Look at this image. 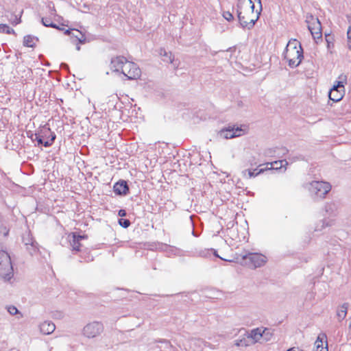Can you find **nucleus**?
<instances>
[{"label":"nucleus","instance_id":"obj_1","mask_svg":"<svg viewBox=\"0 0 351 351\" xmlns=\"http://www.w3.org/2000/svg\"><path fill=\"white\" fill-rule=\"evenodd\" d=\"M258 1L261 3V0ZM261 7L260 4L259 9L254 10L252 0H238L237 14L241 25L243 27L252 28L259 18Z\"/></svg>","mask_w":351,"mask_h":351},{"label":"nucleus","instance_id":"obj_2","mask_svg":"<svg viewBox=\"0 0 351 351\" xmlns=\"http://www.w3.org/2000/svg\"><path fill=\"white\" fill-rule=\"evenodd\" d=\"M284 56L290 66H298L303 58L300 43L295 39L289 40L287 45Z\"/></svg>","mask_w":351,"mask_h":351},{"label":"nucleus","instance_id":"obj_3","mask_svg":"<svg viewBox=\"0 0 351 351\" xmlns=\"http://www.w3.org/2000/svg\"><path fill=\"white\" fill-rule=\"evenodd\" d=\"M13 267L10 254L5 250H0V277L5 281H8L13 277Z\"/></svg>","mask_w":351,"mask_h":351},{"label":"nucleus","instance_id":"obj_4","mask_svg":"<svg viewBox=\"0 0 351 351\" xmlns=\"http://www.w3.org/2000/svg\"><path fill=\"white\" fill-rule=\"evenodd\" d=\"M252 345L263 343L269 341L271 338V333L265 327H258L247 331Z\"/></svg>","mask_w":351,"mask_h":351},{"label":"nucleus","instance_id":"obj_5","mask_svg":"<svg viewBox=\"0 0 351 351\" xmlns=\"http://www.w3.org/2000/svg\"><path fill=\"white\" fill-rule=\"evenodd\" d=\"M248 132V127L246 125L229 126L218 132L217 135L221 138L230 139L241 136Z\"/></svg>","mask_w":351,"mask_h":351},{"label":"nucleus","instance_id":"obj_6","mask_svg":"<svg viewBox=\"0 0 351 351\" xmlns=\"http://www.w3.org/2000/svg\"><path fill=\"white\" fill-rule=\"evenodd\" d=\"M308 190L315 196L324 198L326 195L331 190V185L327 182L313 181L309 184Z\"/></svg>","mask_w":351,"mask_h":351},{"label":"nucleus","instance_id":"obj_7","mask_svg":"<svg viewBox=\"0 0 351 351\" xmlns=\"http://www.w3.org/2000/svg\"><path fill=\"white\" fill-rule=\"evenodd\" d=\"M339 81L335 82L333 87L329 92V98L333 101L337 102L341 100L345 94L344 84L346 81V75L339 76Z\"/></svg>","mask_w":351,"mask_h":351},{"label":"nucleus","instance_id":"obj_8","mask_svg":"<svg viewBox=\"0 0 351 351\" xmlns=\"http://www.w3.org/2000/svg\"><path fill=\"white\" fill-rule=\"evenodd\" d=\"M104 330V326L99 322H91L86 324L82 329V335L88 339H93L100 335Z\"/></svg>","mask_w":351,"mask_h":351},{"label":"nucleus","instance_id":"obj_9","mask_svg":"<svg viewBox=\"0 0 351 351\" xmlns=\"http://www.w3.org/2000/svg\"><path fill=\"white\" fill-rule=\"evenodd\" d=\"M141 69L135 63L125 59L121 74L129 80H134L141 76Z\"/></svg>","mask_w":351,"mask_h":351},{"label":"nucleus","instance_id":"obj_10","mask_svg":"<svg viewBox=\"0 0 351 351\" xmlns=\"http://www.w3.org/2000/svg\"><path fill=\"white\" fill-rule=\"evenodd\" d=\"M243 259L246 264L254 268L263 266L267 261L265 255L258 253H248L243 256Z\"/></svg>","mask_w":351,"mask_h":351},{"label":"nucleus","instance_id":"obj_11","mask_svg":"<svg viewBox=\"0 0 351 351\" xmlns=\"http://www.w3.org/2000/svg\"><path fill=\"white\" fill-rule=\"evenodd\" d=\"M49 10V16L43 17L41 19L42 23L45 27H51L53 28L61 29L58 25H56L53 21H60L62 17L56 14V11L54 8V5L51 3L47 5Z\"/></svg>","mask_w":351,"mask_h":351},{"label":"nucleus","instance_id":"obj_12","mask_svg":"<svg viewBox=\"0 0 351 351\" xmlns=\"http://www.w3.org/2000/svg\"><path fill=\"white\" fill-rule=\"evenodd\" d=\"M308 28L311 33L314 40L317 42V40L322 38V26L317 18H314L311 16L307 19Z\"/></svg>","mask_w":351,"mask_h":351},{"label":"nucleus","instance_id":"obj_13","mask_svg":"<svg viewBox=\"0 0 351 351\" xmlns=\"http://www.w3.org/2000/svg\"><path fill=\"white\" fill-rule=\"evenodd\" d=\"M64 34L71 36L73 43L77 41L79 43L84 44L86 41L84 34L77 29H66Z\"/></svg>","mask_w":351,"mask_h":351},{"label":"nucleus","instance_id":"obj_14","mask_svg":"<svg viewBox=\"0 0 351 351\" xmlns=\"http://www.w3.org/2000/svg\"><path fill=\"white\" fill-rule=\"evenodd\" d=\"M125 58L117 56L111 60L110 69L111 73H119L121 74Z\"/></svg>","mask_w":351,"mask_h":351},{"label":"nucleus","instance_id":"obj_15","mask_svg":"<svg viewBox=\"0 0 351 351\" xmlns=\"http://www.w3.org/2000/svg\"><path fill=\"white\" fill-rule=\"evenodd\" d=\"M313 351H328L326 336L324 334L318 335L314 343Z\"/></svg>","mask_w":351,"mask_h":351},{"label":"nucleus","instance_id":"obj_16","mask_svg":"<svg viewBox=\"0 0 351 351\" xmlns=\"http://www.w3.org/2000/svg\"><path fill=\"white\" fill-rule=\"evenodd\" d=\"M40 333L48 335L53 332L56 329L55 324L51 321H44L38 325Z\"/></svg>","mask_w":351,"mask_h":351},{"label":"nucleus","instance_id":"obj_17","mask_svg":"<svg viewBox=\"0 0 351 351\" xmlns=\"http://www.w3.org/2000/svg\"><path fill=\"white\" fill-rule=\"evenodd\" d=\"M241 330H244L245 333L240 339H236L234 341V346L237 347H248L252 346V343L250 340V336L248 335L247 331L244 329H240L238 331L241 332Z\"/></svg>","mask_w":351,"mask_h":351},{"label":"nucleus","instance_id":"obj_18","mask_svg":"<svg viewBox=\"0 0 351 351\" xmlns=\"http://www.w3.org/2000/svg\"><path fill=\"white\" fill-rule=\"evenodd\" d=\"M73 250L79 251L80 247V241L84 239V236L77 235L76 233H72L68 237Z\"/></svg>","mask_w":351,"mask_h":351},{"label":"nucleus","instance_id":"obj_19","mask_svg":"<svg viewBox=\"0 0 351 351\" xmlns=\"http://www.w3.org/2000/svg\"><path fill=\"white\" fill-rule=\"evenodd\" d=\"M288 165V162L286 160H282L278 161H274L272 162H267L266 164V168L263 169L264 171L267 169H281L282 168H285L286 169V166Z\"/></svg>","mask_w":351,"mask_h":351},{"label":"nucleus","instance_id":"obj_20","mask_svg":"<svg viewBox=\"0 0 351 351\" xmlns=\"http://www.w3.org/2000/svg\"><path fill=\"white\" fill-rule=\"evenodd\" d=\"M160 53L162 57V60L163 62L172 64L174 68L178 67V64L175 61L174 56L171 52L162 49Z\"/></svg>","mask_w":351,"mask_h":351},{"label":"nucleus","instance_id":"obj_21","mask_svg":"<svg viewBox=\"0 0 351 351\" xmlns=\"http://www.w3.org/2000/svg\"><path fill=\"white\" fill-rule=\"evenodd\" d=\"M348 308V303H343V304L337 307L336 315L339 322L343 321L346 317Z\"/></svg>","mask_w":351,"mask_h":351},{"label":"nucleus","instance_id":"obj_22","mask_svg":"<svg viewBox=\"0 0 351 351\" xmlns=\"http://www.w3.org/2000/svg\"><path fill=\"white\" fill-rule=\"evenodd\" d=\"M114 191L118 195H125L128 191L127 183L125 181L118 182L114 186Z\"/></svg>","mask_w":351,"mask_h":351},{"label":"nucleus","instance_id":"obj_23","mask_svg":"<svg viewBox=\"0 0 351 351\" xmlns=\"http://www.w3.org/2000/svg\"><path fill=\"white\" fill-rule=\"evenodd\" d=\"M255 171H256V169L253 170V171L251 169L244 170L242 171V175L245 178H251L255 177L257 175L264 172L263 169H259L256 173H255Z\"/></svg>","mask_w":351,"mask_h":351},{"label":"nucleus","instance_id":"obj_24","mask_svg":"<svg viewBox=\"0 0 351 351\" xmlns=\"http://www.w3.org/2000/svg\"><path fill=\"white\" fill-rule=\"evenodd\" d=\"M36 39L32 36H26L23 39V44L28 47H33L36 45Z\"/></svg>","mask_w":351,"mask_h":351},{"label":"nucleus","instance_id":"obj_25","mask_svg":"<svg viewBox=\"0 0 351 351\" xmlns=\"http://www.w3.org/2000/svg\"><path fill=\"white\" fill-rule=\"evenodd\" d=\"M56 138V136L54 134H53L51 136V138L50 139H48L45 141H44L41 137L40 136H37L36 137V140L38 143V144H43L45 147H48L49 145H51L52 144V143L53 142L54 139Z\"/></svg>","mask_w":351,"mask_h":351},{"label":"nucleus","instance_id":"obj_26","mask_svg":"<svg viewBox=\"0 0 351 351\" xmlns=\"http://www.w3.org/2000/svg\"><path fill=\"white\" fill-rule=\"evenodd\" d=\"M6 309H7L8 312L11 315H19V316L18 317V318H21L23 317L22 314L19 311V310L17 309V308L15 306H13V305L8 306L6 307Z\"/></svg>","mask_w":351,"mask_h":351},{"label":"nucleus","instance_id":"obj_27","mask_svg":"<svg viewBox=\"0 0 351 351\" xmlns=\"http://www.w3.org/2000/svg\"><path fill=\"white\" fill-rule=\"evenodd\" d=\"M0 32L10 34L14 33V31L5 24H0Z\"/></svg>","mask_w":351,"mask_h":351},{"label":"nucleus","instance_id":"obj_28","mask_svg":"<svg viewBox=\"0 0 351 351\" xmlns=\"http://www.w3.org/2000/svg\"><path fill=\"white\" fill-rule=\"evenodd\" d=\"M325 211L326 213H328L329 215H332L335 213V206L332 203H327L325 205Z\"/></svg>","mask_w":351,"mask_h":351},{"label":"nucleus","instance_id":"obj_29","mask_svg":"<svg viewBox=\"0 0 351 351\" xmlns=\"http://www.w3.org/2000/svg\"><path fill=\"white\" fill-rule=\"evenodd\" d=\"M326 41L327 43V48L329 50V52L330 53H332V49L334 47V44H333V42H332V37L330 35L326 36Z\"/></svg>","mask_w":351,"mask_h":351},{"label":"nucleus","instance_id":"obj_30","mask_svg":"<svg viewBox=\"0 0 351 351\" xmlns=\"http://www.w3.org/2000/svg\"><path fill=\"white\" fill-rule=\"evenodd\" d=\"M321 223H322L321 227L319 228V226H317L315 229V231H321L324 228L331 226L332 221H321Z\"/></svg>","mask_w":351,"mask_h":351},{"label":"nucleus","instance_id":"obj_31","mask_svg":"<svg viewBox=\"0 0 351 351\" xmlns=\"http://www.w3.org/2000/svg\"><path fill=\"white\" fill-rule=\"evenodd\" d=\"M9 21L11 22L12 25H17L21 22V17H18L16 15H12L9 19Z\"/></svg>","mask_w":351,"mask_h":351},{"label":"nucleus","instance_id":"obj_32","mask_svg":"<svg viewBox=\"0 0 351 351\" xmlns=\"http://www.w3.org/2000/svg\"><path fill=\"white\" fill-rule=\"evenodd\" d=\"M119 223L123 228H128L130 225V222L128 219H119Z\"/></svg>","mask_w":351,"mask_h":351},{"label":"nucleus","instance_id":"obj_33","mask_svg":"<svg viewBox=\"0 0 351 351\" xmlns=\"http://www.w3.org/2000/svg\"><path fill=\"white\" fill-rule=\"evenodd\" d=\"M223 16L228 21H231L233 19L232 14L229 12H225L223 14Z\"/></svg>","mask_w":351,"mask_h":351},{"label":"nucleus","instance_id":"obj_34","mask_svg":"<svg viewBox=\"0 0 351 351\" xmlns=\"http://www.w3.org/2000/svg\"><path fill=\"white\" fill-rule=\"evenodd\" d=\"M348 42H349V47L351 50V26L349 27L348 30Z\"/></svg>","mask_w":351,"mask_h":351},{"label":"nucleus","instance_id":"obj_35","mask_svg":"<svg viewBox=\"0 0 351 351\" xmlns=\"http://www.w3.org/2000/svg\"><path fill=\"white\" fill-rule=\"evenodd\" d=\"M287 351H303V350L299 348L293 347V348L288 349Z\"/></svg>","mask_w":351,"mask_h":351},{"label":"nucleus","instance_id":"obj_36","mask_svg":"<svg viewBox=\"0 0 351 351\" xmlns=\"http://www.w3.org/2000/svg\"><path fill=\"white\" fill-rule=\"evenodd\" d=\"M125 215H126L125 210H120L119 211V216H121V217H124V216H125Z\"/></svg>","mask_w":351,"mask_h":351},{"label":"nucleus","instance_id":"obj_37","mask_svg":"<svg viewBox=\"0 0 351 351\" xmlns=\"http://www.w3.org/2000/svg\"><path fill=\"white\" fill-rule=\"evenodd\" d=\"M215 255L219 258H220L221 259L223 260V261H230V260L228 259H226V258H222L221 256H219L218 254H216V252H215Z\"/></svg>","mask_w":351,"mask_h":351},{"label":"nucleus","instance_id":"obj_38","mask_svg":"<svg viewBox=\"0 0 351 351\" xmlns=\"http://www.w3.org/2000/svg\"><path fill=\"white\" fill-rule=\"evenodd\" d=\"M76 49H77V51H80V46L78 44H77V45H76Z\"/></svg>","mask_w":351,"mask_h":351},{"label":"nucleus","instance_id":"obj_39","mask_svg":"<svg viewBox=\"0 0 351 351\" xmlns=\"http://www.w3.org/2000/svg\"><path fill=\"white\" fill-rule=\"evenodd\" d=\"M32 244V242L31 241V239H29V241H28L27 242H25V245H28V244Z\"/></svg>","mask_w":351,"mask_h":351},{"label":"nucleus","instance_id":"obj_40","mask_svg":"<svg viewBox=\"0 0 351 351\" xmlns=\"http://www.w3.org/2000/svg\"><path fill=\"white\" fill-rule=\"evenodd\" d=\"M275 167H280V165H276Z\"/></svg>","mask_w":351,"mask_h":351}]
</instances>
